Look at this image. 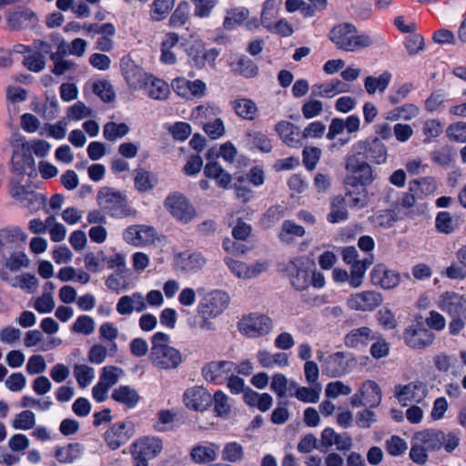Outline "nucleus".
<instances>
[{
	"instance_id": "nucleus-1",
	"label": "nucleus",
	"mask_w": 466,
	"mask_h": 466,
	"mask_svg": "<svg viewBox=\"0 0 466 466\" xmlns=\"http://www.w3.org/2000/svg\"><path fill=\"white\" fill-rule=\"evenodd\" d=\"M329 39L338 50L357 53L375 46L376 40L350 22L335 25L329 32Z\"/></svg>"
},
{
	"instance_id": "nucleus-2",
	"label": "nucleus",
	"mask_w": 466,
	"mask_h": 466,
	"mask_svg": "<svg viewBox=\"0 0 466 466\" xmlns=\"http://www.w3.org/2000/svg\"><path fill=\"white\" fill-rule=\"evenodd\" d=\"M286 270L289 282L296 290L302 291L310 286L320 289L325 285L323 274L309 268L305 258L291 259L288 263Z\"/></svg>"
},
{
	"instance_id": "nucleus-3",
	"label": "nucleus",
	"mask_w": 466,
	"mask_h": 466,
	"mask_svg": "<svg viewBox=\"0 0 466 466\" xmlns=\"http://www.w3.org/2000/svg\"><path fill=\"white\" fill-rule=\"evenodd\" d=\"M152 348L150 360L160 369H175L183 360L181 353L169 346V336L164 332H157L151 339Z\"/></svg>"
},
{
	"instance_id": "nucleus-4",
	"label": "nucleus",
	"mask_w": 466,
	"mask_h": 466,
	"mask_svg": "<svg viewBox=\"0 0 466 466\" xmlns=\"http://www.w3.org/2000/svg\"><path fill=\"white\" fill-rule=\"evenodd\" d=\"M347 176L345 177L346 187H364L374 180L371 167L353 151L346 158Z\"/></svg>"
},
{
	"instance_id": "nucleus-5",
	"label": "nucleus",
	"mask_w": 466,
	"mask_h": 466,
	"mask_svg": "<svg viewBox=\"0 0 466 466\" xmlns=\"http://www.w3.org/2000/svg\"><path fill=\"white\" fill-rule=\"evenodd\" d=\"M273 328L272 319L260 312L245 314L238 322V331L249 339L266 337L272 332Z\"/></svg>"
},
{
	"instance_id": "nucleus-6",
	"label": "nucleus",
	"mask_w": 466,
	"mask_h": 466,
	"mask_svg": "<svg viewBox=\"0 0 466 466\" xmlns=\"http://www.w3.org/2000/svg\"><path fill=\"white\" fill-rule=\"evenodd\" d=\"M98 205L114 218L128 215L126 195L111 187H104L97 194Z\"/></svg>"
},
{
	"instance_id": "nucleus-7",
	"label": "nucleus",
	"mask_w": 466,
	"mask_h": 466,
	"mask_svg": "<svg viewBox=\"0 0 466 466\" xmlns=\"http://www.w3.org/2000/svg\"><path fill=\"white\" fill-rule=\"evenodd\" d=\"M230 302L229 295L220 289H215L208 293L198 306L199 317L217 318L221 315Z\"/></svg>"
},
{
	"instance_id": "nucleus-8",
	"label": "nucleus",
	"mask_w": 466,
	"mask_h": 466,
	"mask_svg": "<svg viewBox=\"0 0 466 466\" xmlns=\"http://www.w3.org/2000/svg\"><path fill=\"white\" fill-rule=\"evenodd\" d=\"M170 214L179 222L187 224L197 217V211L188 199L180 193H173L165 201Z\"/></svg>"
},
{
	"instance_id": "nucleus-9",
	"label": "nucleus",
	"mask_w": 466,
	"mask_h": 466,
	"mask_svg": "<svg viewBox=\"0 0 466 466\" xmlns=\"http://www.w3.org/2000/svg\"><path fill=\"white\" fill-rule=\"evenodd\" d=\"M122 75L127 85L132 88H142L146 82V72L142 58H135L131 56H124L120 62Z\"/></svg>"
},
{
	"instance_id": "nucleus-10",
	"label": "nucleus",
	"mask_w": 466,
	"mask_h": 466,
	"mask_svg": "<svg viewBox=\"0 0 466 466\" xmlns=\"http://www.w3.org/2000/svg\"><path fill=\"white\" fill-rule=\"evenodd\" d=\"M382 295L375 290L356 292L347 299L350 309L361 312H370L382 304Z\"/></svg>"
},
{
	"instance_id": "nucleus-11",
	"label": "nucleus",
	"mask_w": 466,
	"mask_h": 466,
	"mask_svg": "<svg viewBox=\"0 0 466 466\" xmlns=\"http://www.w3.org/2000/svg\"><path fill=\"white\" fill-rule=\"evenodd\" d=\"M403 339L407 346L415 350L430 347L435 340V335L421 323L408 326L403 332Z\"/></svg>"
},
{
	"instance_id": "nucleus-12",
	"label": "nucleus",
	"mask_w": 466,
	"mask_h": 466,
	"mask_svg": "<svg viewBox=\"0 0 466 466\" xmlns=\"http://www.w3.org/2000/svg\"><path fill=\"white\" fill-rule=\"evenodd\" d=\"M428 389L424 382L416 380L406 385H396L394 395L402 406H408L409 403H420L427 396Z\"/></svg>"
},
{
	"instance_id": "nucleus-13",
	"label": "nucleus",
	"mask_w": 466,
	"mask_h": 466,
	"mask_svg": "<svg viewBox=\"0 0 466 466\" xmlns=\"http://www.w3.org/2000/svg\"><path fill=\"white\" fill-rule=\"evenodd\" d=\"M233 372H235V362L230 360L209 361L201 370L203 379L214 384H222Z\"/></svg>"
},
{
	"instance_id": "nucleus-14",
	"label": "nucleus",
	"mask_w": 466,
	"mask_h": 466,
	"mask_svg": "<svg viewBox=\"0 0 466 466\" xmlns=\"http://www.w3.org/2000/svg\"><path fill=\"white\" fill-rule=\"evenodd\" d=\"M135 433L134 425L129 421L113 424L104 434L105 441L111 450L125 444Z\"/></svg>"
},
{
	"instance_id": "nucleus-15",
	"label": "nucleus",
	"mask_w": 466,
	"mask_h": 466,
	"mask_svg": "<svg viewBox=\"0 0 466 466\" xmlns=\"http://www.w3.org/2000/svg\"><path fill=\"white\" fill-rule=\"evenodd\" d=\"M183 401L187 408L196 411H203L212 404V395L206 388L194 386L185 391Z\"/></svg>"
},
{
	"instance_id": "nucleus-16",
	"label": "nucleus",
	"mask_w": 466,
	"mask_h": 466,
	"mask_svg": "<svg viewBox=\"0 0 466 466\" xmlns=\"http://www.w3.org/2000/svg\"><path fill=\"white\" fill-rule=\"evenodd\" d=\"M10 145H15L25 152L34 153L38 157H46L51 150V144L42 139H33L26 141L25 137L20 133H13L10 137Z\"/></svg>"
},
{
	"instance_id": "nucleus-17",
	"label": "nucleus",
	"mask_w": 466,
	"mask_h": 466,
	"mask_svg": "<svg viewBox=\"0 0 466 466\" xmlns=\"http://www.w3.org/2000/svg\"><path fill=\"white\" fill-rule=\"evenodd\" d=\"M352 149L359 156L362 150H366L367 157L376 164H382L387 159V148L379 138L360 140L353 146Z\"/></svg>"
},
{
	"instance_id": "nucleus-18",
	"label": "nucleus",
	"mask_w": 466,
	"mask_h": 466,
	"mask_svg": "<svg viewBox=\"0 0 466 466\" xmlns=\"http://www.w3.org/2000/svg\"><path fill=\"white\" fill-rule=\"evenodd\" d=\"M171 86L173 90L184 98L202 97L207 89L206 84L202 80L189 81L185 77L175 78Z\"/></svg>"
},
{
	"instance_id": "nucleus-19",
	"label": "nucleus",
	"mask_w": 466,
	"mask_h": 466,
	"mask_svg": "<svg viewBox=\"0 0 466 466\" xmlns=\"http://www.w3.org/2000/svg\"><path fill=\"white\" fill-rule=\"evenodd\" d=\"M437 304L439 309L450 317L466 312V299L453 291L442 293L439 297Z\"/></svg>"
},
{
	"instance_id": "nucleus-20",
	"label": "nucleus",
	"mask_w": 466,
	"mask_h": 466,
	"mask_svg": "<svg viewBox=\"0 0 466 466\" xmlns=\"http://www.w3.org/2000/svg\"><path fill=\"white\" fill-rule=\"evenodd\" d=\"M205 258L200 253H179L175 257L176 270L183 273H194L204 268Z\"/></svg>"
},
{
	"instance_id": "nucleus-21",
	"label": "nucleus",
	"mask_w": 466,
	"mask_h": 466,
	"mask_svg": "<svg viewBox=\"0 0 466 466\" xmlns=\"http://www.w3.org/2000/svg\"><path fill=\"white\" fill-rule=\"evenodd\" d=\"M370 280L375 286L390 289L400 283V275L383 264L376 265L370 272Z\"/></svg>"
},
{
	"instance_id": "nucleus-22",
	"label": "nucleus",
	"mask_w": 466,
	"mask_h": 466,
	"mask_svg": "<svg viewBox=\"0 0 466 466\" xmlns=\"http://www.w3.org/2000/svg\"><path fill=\"white\" fill-rule=\"evenodd\" d=\"M27 235L19 227L5 228L0 230V254L5 257V253L15 248L20 243L25 242Z\"/></svg>"
},
{
	"instance_id": "nucleus-23",
	"label": "nucleus",
	"mask_w": 466,
	"mask_h": 466,
	"mask_svg": "<svg viewBox=\"0 0 466 466\" xmlns=\"http://www.w3.org/2000/svg\"><path fill=\"white\" fill-rule=\"evenodd\" d=\"M13 148L12 168L19 175L31 176L35 171V161L29 152H25L15 145H11Z\"/></svg>"
},
{
	"instance_id": "nucleus-24",
	"label": "nucleus",
	"mask_w": 466,
	"mask_h": 466,
	"mask_svg": "<svg viewBox=\"0 0 466 466\" xmlns=\"http://www.w3.org/2000/svg\"><path fill=\"white\" fill-rule=\"evenodd\" d=\"M375 339H377V332L364 326L351 329L345 336L344 343L348 348L360 349Z\"/></svg>"
},
{
	"instance_id": "nucleus-25",
	"label": "nucleus",
	"mask_w": 466,
	"mask_h": 466,
	"mask_svg": "<svg viewBox=\"0 0 466 466\" xmlns=\"http://www.w3.org/2000/svg\"><path fill=\"white\" fill-rule=\"evenodd\" d=\"M320 443L326 449L336 445L338 451H349L352 447V439L347 433L339 434L332 428H325L320 435Z\"/></svg>"
},
{
	"instance_id": "nucleus-26",
	"label": "nucleus",
	"mask_w": 466,
	"mask_h": 466,
	"mask_svg": "<svg viewBox=\"0 0 466 466\" xmlns=\"http://www.w3.org/2000/svg\"><path fill=\"white\" fill-rule=\"evenodd\" d=\"M275 130L281 140L291 147L302 146V133L299 127L289 121H280L275 126Z\"/></svg>"
},
{
	"instance_id": "nucleus-27",
	"label": "nucleus",
	"mask_w": 466,
	"mask_h": 466,
	"mask_svg": "<svg viewBox=\"0 0 466 466\" xmlns=\"http://www.w3.org/2000/svg\"><path fill=\"white\" fill-rule=\"evenodd\" d=\"M323 371L331 378L339 377L347 373L349 369L347 356L338 351L324 360Z\"/></svg>"
},
{
	"instance_id": "nucleus-28",
	"label": "nucleus",
	"mask_w": 466,
	"mask_h": 466,
	"mask_svg": "<svg viewBox=\"0 0 466 466\" xmlns=\"http://www.w3.org/2000/svg\"><path fill=\"white\" fill-rule=\"evenodd\" d=\"M167 238L153 228L147 227V261L149 258L163 262Z\"/></svg>"
},
{
	"instance_id": "nucleus-29",
	"label": "nucleus",
	"mask_w": 466,
	"mask_h": 466,
	"mask_svg": "<svg viewBox=\"0 0 466 466\" xmlns=\"http://www.w3.org/2000/svg\"><path fill=\"white\" fill-rule=\"evenodd\" d=\"M310 385V387H300L295 380H290L289 390H295L294 393H290V396L305 403H317L319 400L322 387L320 383Z\"/></svg>"
},
{
	"instance_id": "nucleus-30",
	"label": "nucleus",
	"mask_w": 466,
	"mask_h": 466,
	"mask_svg": "<svg viewBox=\"0 0 466 466\" xmlns=\"http://www.w3.org/2000/svg\"><path fill=\"white\" fill-rule=\"evenodd\" d=\"M347 84L339 79H332L329 82L316 84L312 86L311 96L324 98H332L335 96L349 92Z\"/></svg>"
},
{
	"instance_id": "nucleus-31",
	"label": "nucleus",
	"mask_w": 466,
	"mask_h": 466,
	"mask_svg": "<svg viewBox=\"0 0 466 466\" xmlns=\"http://www.w3.org/2000/svg\"><path fill=\"white\" fill-rule=\"evenodd\" d=\"M219 451V445L209 442L208 444H199L192 448L190 457L195 463L205 464L214 461Z\"/></svg>"
},
{
	"instance_id": "nucleus-32",
	"label": "nucleus",
	"mask_w": 466,
	"mask_h": 466,
	"mask_svg": "<svg viewBox=\"0 0 466 466\" xmlns=\"http://www.w3.org/2000/svg\"><path fill=\"white\" fill-rule=\"evenodd\" d=\"M392 79V74L385 70L378 76H368L364 79V88L366 92L373 96L376 93L383 94L390 86Z\"/></svg>"
},
{
	"instance_id": "nucleus-33",
	"label": "nucleus",
	"mask_w": 466,
	"mask_h": 466,
	"mask_svg": "<svg viewBox=\"0 0 466 466\" xmlns=\"http://www.w3.org/2000/svg\"><path fill=\"white\" fill-rule=\"evenodd\" d=\"M83 451V445L74 442L63 446H56L54 456L60 463L70 464L79 459L82 456Z\"/></svg>"
},
{
	"instance_id": "nucleus-34",
	"label": "nucleus",
	"mask_w": 466,
	"mask_h": 466,
	"mask_svg": "<svg viewBox=\"0 0 466 466\" xmlns=\"http://www.w3.org/2000/svg\"><path fill=\"white\" fill-rule=\"evenodd\" d=\"M257 360L262 368H284L289 365V355L285 352L271 353L267 350H259Z\"/></svg>"
},
{
	"instance_id": "nucleus-35",
	"label": "nucleus",
	"mask_w": 466,
	"mask_h": 466,
	"mask_svg": "<svg viewBox=\"0 0 466 466\" xmlns=\"http://www.w3.org/2000/svg\"><path fill=\"white\" fill-rule=\"evenodd\" d=\"M245 403L262 412L268 411L273 405V398L268 393H258L248 388L243 394Z\"/></svg>"
},
{
	"instance_id": "nucleus-36",
	"label": "nucleus",
	"mask_w": 466,
	"mask_h": 466,
	"mask_svg": "<svg viewBox=\"0 0 466 466\" xmlns=\"http://www.w3.org/2000/svg\"><path fill=\"white\" fill-rule=\"evenodd\" d=\"M414 436L418 443L422 444L428 451H439L444 441V432L441 431H423Z\"/></svg>"
},
{
	"instance_id": "nucleus-37",
	"label": "nucleus",
	"mask_w": 466,
	"mask_h": 466,
	"mask_svg": "<svg viewBox=\"0 0 466 466\" xmlns=\"http://www.w3.org/2000/svg\"><path fill=\"white\" fill-rule=\"evenodd\" d=\"M111 397L115 401L129 409L135 408L140 400L138 392L128 385H120L116 388Z\"/></svg>"
},
{
	"instance_id": "nucleus-38",
	"label": "nucleus",
	"mask_w": 466,
	"mask_h": 466,
	"mask_svg": "<svg viewBox=\"0 0 466 466\" xmlns=\"http://www.w3.org/2000/svg\"><path fill=\"white\" fill-rule=\"evenodd\" d=\"M144 308V297L140 293L123 296L116 304V310L122 315L130 314L133 311H142Z\"/></svg>"
},
{
	"instance_id": "nucleus-39",
	"label": "nucleus",
	"mask_w": 466,
	"mask_h": 466,
	"mask_svg": "<svg viewBox=\"0 0 466 466\" xmlns=\"http://www.w3.org/2000/svg\"><path fill=\"white\" fill-rule=\"evenodd\" d=\"M36 17L34 12L29 9H21L10 13L7 16L8 25L12 29H22L34 25Z\"/></svg>"
},
{
	"instance_id": "nucleus-40",
	"label": "nucleus",
	"mask_w": 466,
	"mask_h": 466,
	"mask_svg": "<svg viewBox=\"0 0 466 466\" xmlns=\"http://www.w3.org/2000/svg\"><path fill=\"white\" fill-rule=\"evenodd\" d=\"M409 189L415 193L419 199H422L436 191L437 183L433 177H424L411 180L409 184Z\"/></svg>"
},
{
	"instance_id": "nucleus-41",
	"label": "nucleus",
	"mask_w": 466,
	"mask_h": 466,
	"mask_svg": "<svg viewBox=\"0 0 466 466\" xmlns=\"http://www.w3.org/2000/svg\"><path fill=\"white\" fill-rule=\"evenodd\" d=\"M360 393L365 400V406L370 408L379 406L381 401V390L373 380L364 381L360 388Z\"/></svg>"
},
{
	"instance_id": "nucleus-42",
	"label": "nucleus",
	"mask_w": 466,
	"mask_h": 466,
	"mask_svg": "<svg viewBox=\"0 0 466 466\" xmlns=\"http://www.w3.org/2000/svg\"><path fill=\"white\" fill-rule=\"evenodd\" d=\"M373 263L372 257L355 261L350 271V286L352 289H358L363 284V279L368 268Z\"/></svg>"
},
{
	"instance_id": "nucleus-43",
	"label": "nucleus",
	"mask_w": 466,
	"mask_h": 466,
	"mask_svg": "<svg viewBox=\"0 0 466 466\" xmlns=\"http://www.w3.org/2000/svg\"><path fill=\"white\" fill-rule=\"evenodd\" d=\"M231 106L235 113L245 120H254L258 116V106L249 98H237L231 102Z\"/></svg>"
},
{
	"instance_id": "nucleus-44",
	"label": "nucleus",
	"mask_w": 466,
	"mask_h": 466,
	"mask_svg": "<svg viewBox=\"0 0 466 466\" xmlns=\"http://www.w3.org/2000/svg\"><path fill=\"white\" fill-rule=\"evenodd\" d=\"M305 233L306 230L303 227L292 220L287 219L283 221L278 236L281 242L290 244L296 238H301Z\"/></svg>"
},
{
	"instance_id": "nucleus-45",
	"label": "nucleus",
	"mask_w": 466,
	"mask_h": 466,
	"mask_svg": "<svg viewBox=\"0 0 466 466\" xmlns=\"http://www.w3.org/2000/svg\"><path fill=\"white\" fill-rule=\"evenodd\" d=\"M204 174L207 177L215 179L222 187H227L232 181V177L215 161H210L205 166Z\"/></svg>"
},
{
	"instance_id": "nucleus-46",
	"label": "nucleus",
	"mask_w": 466,
	"mask_h": 466,
	"mask_svg": "<svg viewBox=\"0 0 466 466\" xmlns=\"http://www.w3.org/2000/svg\"><path fill=\"white\" fill-rule=\"evenodd\" d=\"M170 94V87L163 79L147 76V95L156 100H165Z\"/></svg>"
},
{
	"instance_id": "nucleus-47",
	"label": "nucleus",
	"mask_w": 466,
	"mask_h": 466,
	"mask_svg": "<svg viewBox=\"0 0 466 466\" xmlns=\"http://www.w3.org/2000/svg\"><path fill=\"white\" fill-rule=\"evenodd\" d=\"M459 228L458 220L450 212H439L435 218V228L439 233L451 235Z\"/></svg>"
},
{
	"instance_id": "nucleus-48",
	"label": "nucleus",
	"mask_w": 466,
	"mask_h": 466,
	"mask_svg": "<svg viewBox=\"0 0 466 466\" xmlns=\"http://www.w3.org/2000/svg\"><path fill=\"white\" fill-rule=\"evenodd\" d=\"M249 15L246 7H234L227 11L223 26L227 30H232L240 25Z\"/></svg>"
},
{
	"instance_id": "nucleus-49",
	"label": "nucleus",
	"mask_w": 466,
	"mask_h": 466,
	"mask_svg": "<svg viewBox=\"0 0 466 466\" xmlns=\"http://www.w3.org/2000/svg\"><path fill=\"white\" fill-rule=\"evenodd\" d=\"M129 127L126 123L107 122L103 127V136L106 140L115 142L123 138L129 133Z\"/></svg>"
},
{
	"instance_id": "nucleus-50",
	"label": "nucleus",
	"mask_w": 466,
	"mask_h": 466,
	"mask_svg": "<svg viewBox=\"0 0 466 466\" xmlns=\"http://www.w3.org/2000/svg\"><path fill=\"white\" fill-rule=\"evenodd\" d=\"M433 362L439 371L445 373L451 371L454 376L461 373V370L457 367L458 360L453 356L441 353L434 358Z\"/></svg>"
},
{
	"instance_id": "nucleus-51",
	"label": "nucleus",
	"mask_w": 466,
	"mask_h": 466,
	"mask_svg": "<svg viewBox=\"0 0 466 466\" xmlns=\"http://www.w3.org/2000/svg\"><path fill=\"white\" fill-rule=\"evenodd\" d=\"M246 137L248 142L254 147L265 153L271 151V140L267 137L266 134L257 130H249L247 132Z\"/></svg>"
},
{
	"instance_id": "nucleus-52",
	"label": "nucleus",
	"mask_w": 466,
	"mask_h": 466,
	"mask_svg": "<svg viewBox=\"0 0 466 466\" xmlns=\"http://www.w3.org/2000/svg\"><path fill=\"white\" fill-rule=\"evenodd\" d=\"M30 259L23 251H14L9 257L4 258V266L11 271H17L23 268H27Z\"/></svg>"
},
{
	"instance_id": "nucleus-53",
	"label": "nucleus",
	"mask_w": 466,
	"mask_h": 466,
	"mask_svg": "<svg viewBox=\"0 0 466 466\" xmlns=\"http://www.w3.org/2000/svg\"><path fill=\"white\" fill-rule=\"evenodd\" d=\"M123 238L127 243L140 247L146 238V228L142 225L130 226L124 231Z\"/></svg>"
},
{
	"instance_id": "nucleus-54",
	"label": "nucleus",
	"mask_w": 466,
	"mask_h": 466,
	"mask_svg": "<svg viewBox=\"0 0 466 466\" xmlns=\"http://www.w3.org/2000/svg\"><path fill=\"white\" fill-rule=\"evenodd\" d=\"M176 0H155L151 6L150 15L155 21L165 19L174 7Z\"/></svg>"
},
{
	"instance_id": "nucleus-55",
	"label": "nucleus",
	"mask_w": 466,
	"mask_h": 466,
	"mask_svg": "<svg viewBox=\"0 0 466 466\" xmlns=\"http://www.w3.org/2000/svg\"><path fill=\"white\" fill-rule=\"evenodd\" d=\"M129 275V270L116 271V273L108 276L106 280V285L112 291H123L128 288L127 277Z\"/></svg>"
},
{
	"instance_id": "nucleus-56",
	"label": "nucleus",
	"mask_w": 466,
	"mask_h": 466,
	"mask_svg": "<svg viewBox=\"0 0 466 466\" xmlns=\"http://www.w3.org/2000/svg\"><path fill=\"white\" fill-rule=\"evenodd\" d=\"M348 218V211L344 204V199L340 197L333 198L331 202V211L328 215V220L330 223H339Z\"/></svg>"
},
{
	"instance_id": "nucleus-57",
	"label": "nucleus",
	"mask_w": 466,
	"mask_h": 466,
	"mask_svg": "<svg viewBox=\"0 0 466 466\" xmlns=\"http://www.w3.org/2000/svg\"><path fill=\"white\" fill-rule=\"evenodd\" d=\"M74 376L81 388L87 387L95 379V370L85 364L74 367Z\"/></svg>"
},
{
	"instance_id": "nucleus-58",
	"label": "nucleus",
	"mask_w": 466,
	"mask_h": 466,
	"mask_svg": "<svg viewBox=\"0 0 466 466\" xmlns=\"http://www.w3.org/2000/svg\"><path fill=\"white\" fill-rule=\"evenodd\" d=\"M35 425V415L31 410H24L16 414L12 421L15 430L28 431Z\"/></svg>"
},
{
	"instance_id": "nucleus-59",
	"label": "nucleus",
	"mask_w": 466,
	"mask_h": 466,
	"mask_svg": "<svg viewBox=\"0 0 466 466\" xmlns=\"http://www.w3.org/2000/svg\"><path fill=\"white\" fill-rule=\"evenodd\" d=\"M212 402H214V410L218 416L225 417L229 414L231 410L229 398L222 390H217L214 393Z\"/></svg>"
},
{
	"instance_id": "nucleus-60",
	"label": "nucleus",
	"mask_w": 466,
	"mask_h": 466,
	"mask_svg": "<svg viewBox=\"0 0 466 466\" xmlns=\"http://www.w3.org/2000/svg\"><path fill=\"white\" fill-rule=\"evenodd\" d=\"M276 0H266L261 12L260 24L268 31L273 30L274 19L277 17Z\"/></svg>"
},
{
	"instance_id": "nucleus-61",
	"label": "nucleus",
	"mask_w": 466,
	"mask_h": 466,
	"mask_svg": "<svg viewBox=\"0 0 466 466\" xmlns=\"http://www.w3.org/2000/svg\"><path fill=\"white\" fill-rule=\"evenodd\" d=\"M244 458V449L237 441L228 442L222 451V459L229 462H238Z\"/></svg>"
},
{
	"instance_id": "nucleus-62",
	"label": "nucleus",
	"mask_w": 466,
	"mask_h": 466,
	"mask_svg": "<svg viewBox=\"0 0 466 466\" xmlns=\"http://www.w3.org/2000/svg\"><path fill=\"white\" fill-rule=\"evenodd\" d=\"M189 10L190 6L187 1L179 3L169 19L171 26L178 27L184 25L189 18Z\"/></svg>"
},
{
	"instance_id": "nucleus-63",
	"label": "nucleus",
	"mask_w": 466,
	"mask_h": 466,
	"mask_svg": "<svg viewBox=\"0 0 466 466\" xmlns=\"http://www.w3.org/2000/svg\"><path fill=\"white\" fill-rule=\"evenodd\" d=\"M93 111L87 107L82 101H77L70 106L66 111L68 120L80 121L86 117L91 116Z\"/></svg>"
},
{
	"instance_id": "nucleus-64",
	"label": "nucleus",
	"mask_w": 466,
	"mask_h": 466,
	"mask_svg": "<svg viewBox=\"0 0 466 466\" xmlns=\"http://www.w3.org/2000/svg\"><path fill=\"white\" fill-rule=\"evenodd\" d=\"M234 70L245 77H254L258 73L257 65L248 57L239 58L235 64Z\"/></svg>"
}]
</instances>
